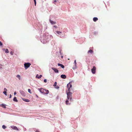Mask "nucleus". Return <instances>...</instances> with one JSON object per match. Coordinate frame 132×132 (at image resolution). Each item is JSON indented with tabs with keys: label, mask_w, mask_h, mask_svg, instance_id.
Returning a JSON list of instances; mask_svg holds the SVG:
<instances>
[{
	"label": "nucleus",
	"mask_w": 132,
	"mask_h": 132,
	"mask_svg": "<svg viewBox=\"0 0 132 132\" xmlns=\"http://www.w3.org/2000/svg\"><path fill=\"white\" fill-rule=\"evenodd\" d=\"M38 90L42 93L45 94H47L49 91L48 90H46L43 88H38Z\"/></svg>",
	"instance_id": "obj_1"
},
{
	"label": "nucleus",
	"mask_w": 132,
	"mask_h": 132,
	"mask_svg": "<svg viewBox=\"0 0 132 132\" xmlns=\"http://www.w3.org/2000/svg\"><path fill=\"white\" fill-rule=\"evenodd\" d=\"M67 87L68 88V90L66 92H70V88L71 89L72 87V85L70 82L67 85Z\"/></svg>",
	"instance_id": "obj_2"
},
{
	"label": "nucleus",
	"mask_w": 132,
	"mask_h": 132,
	"mask_svg": "<svg viewBox=\"0 0 132 132\" xmlns=\"http://www.w3.org/2000/svg\"><path fill=\"white\" fill-rule=\"evenodd\" d=\"M67 93L68 100L70 99V101H71L72 100V93L71 92H67Z\"/></svg>",
	"instance_id": "obj_3"
},
{
	"label": "nucleus",
	"mask_w": 132,
	"mask_h": 132,
	"mask_svg": "<svg viewBox=\"0 0 132 132\" xmlns=\"http://www.w3.org/2000/svg\"><path fill=\"white\" fill-rule=\"evenodd\" d=\"M31 64L29 63H25L24 66L26 70L31 65Z\"/></svg>",
	"instance_id": "obj_4"
},
{
	"label": "nucleus",
	"mask_w": 132,
	"mask_h": 132,
	"mask_svg": "<svg viewBox=\"0 0 132 132\" xmlns=\"http://www.w3.org/2000/svg\"><path fill=\"white\" fill-rule=\"evenodd\" d=\"M96 67L94 66H93V68L91 69V71L92 73L94 74H95L96 72Z\"/></svg>",
	"instance_id": "obj_5"
},
{
	"label": "nucleus",
	"mask_w": 132,
	"mask_h": 132,
	"mask_svg": "<svg viewBox=\"0 0 132 132\" xmlns=\"http://www.w3.org/2000/svg\"><path fill=\"white\" fill-rule=\"evenodd\" d=\"M11 127L12 129L15 130H19V129L16 126H11Z\"/></svg>",
	"instance_id": "obj_6"
},
{
	"label": "nucleus",
	"mask_w": 132,
	"mask_h": 132,
	"mask_svg": "<svg viewBox=\"0 0 132 132\" xmlns=\"http://www.w3.org/2000/svg\"><path fill=\"white\" fill-rule=\"evenodd\" d=\"M52 69L54 71L55 73H58L59 72V70L53 67L52 68Z\"/></svg>",
	"instance_id": "obj_7"
},
{
	"label": "nucleus",
	"mask_w": 132,
	"mask_h": 132,
	"mask_svg": "<svg viewBox=\"0 0 132 132\" xmlns=\"http://www.w3.org/2000/svg\"><path fill=\"white\" fill-rule=\"evenodd\" d=\"M74 63L75 64V66L73 67L72 68V69L74 70L76 68V60H75V61H74Z\"/></svg>",
	"instance_id": "obj_8"
},
{
	"label": "nucleus",
	"mask_w": 132,
	"mask_h": 132,
	"mask_svg": "<svg viewBox=\"0 0 132 132\" xmlns=\"http://www.w3.org/2000/svg\"><path fill=\"white\" fill-rule=\"evenodd\" d=\"M61 77L62 78L65 79L66 78V76L65 75H61Z\"/></svg>",
	"instance_id": "obj_9"
},
{
	"label": "nucleus",
	"mask_w": 132,
	"mask_h": 132,
	"mask_svg": "<svg viewBox=\"0 0 132 132\" xmlns=\"http://www.w3.org/2000/svg\"><path fill=\"white\" fill-rule=\"evenodd\" d=\"M22 100L23 101L26 102H30V100L29 99L23 98H22Z\"/></svg>",
	"instance_id": "obj_10"
},
{
	"label": "nucleus",
	"mask_w": 132,
	"mask_h": 132,
	"mask_svg": "<svg viewBox=\"0 0 132 132\" xmlns=\"http://www.w3.org/2000/svg\"><path fill=\"white\" fill-rule=\"evenodd\" d=\"M57 65L59 66H61L62 68H64V65L62 64L59 63L57 64Z\"/></svg>",
	"instance_id": "obj_11"
},
{
	"label": "nucleus",
	"mask_w": 132,
	"mask_h": 132,
	"mask_svg": "<svg viewBox=\"0 0 132 132\" xmlns=\"http://www.w3.org/2000/svg\"><path fill=\"white\" fill-rule=\"evenodd\" d=\"M42 76V75H40L39 76L38 74H37L36 76V78H40Z\"/></svg>",
	"instance_id": "obj_12"
},
{
	"label": "nucleus",
	"mask_w": 132,
	"mask_h": 132,
	"mask_svg": "<svg viewBox=\"0 0 132 132\" xmlns=\"http://www.w3.org/2000/svg\"><path fill=\"white\" fill-rule=\"evenodd\" d=\"M50 23L52 24H55L56 23V22L55 21H52L51 20H50Z\"/></svg>",
	"instance_id": "obj_13"
},
{
	"label": "nucleus",
	"mask_w": 132,
	"mask_h": 132,
	"mask_svg": "<svg viewBox=\"0 0 132 132\" xmlns=\"http://www.w3.org/2000/svg\"><path fill=\"white\" fill-rule=\"evenodd\" d=\"M3 50H5V52L6 53H9V51L7 49H3Z\"/></svg>",
	"instance_id": "obj_14"
},
{
	"label": "nucleus",
	"mask_w": 132,
	"mask_h": 132,
	"mask_svg": "<svg viewBox=\"0 0 132 132\" xmlns=\"http://www.w3.org/2000/svg\"><path fill=\"white\" fill-rule=\"evenodd\" d=\"M16 77L18 78V79L19 80H21V76L19 75H17L16 76Z\"/></svg>",
	"instance_id": "obj_15"
},
{
	"label": "nucleus",
	"mask_w": 132,
	"mask_h": 132,
	"mask_svg": "<svg viewBox=\"0 0 132 132\" xmlns=\"http://www.w3.org/2000/svg\"><path fill=\"white\" fill-rule=\"evenodd\" d=\"M93 19L94 22H96L98 20V19L96 17H94L93 18Z\"/></svg>",
	"instance_id": "obj_16"
},
{
	"label": "nucleus",
	"mask_w": 132,
	"mask_h": 132,
	"mask_svg": "<svg viewBox=\"0 0 132 132\" xmlns=\"http://www.w3.org/2000/svg\"><path fill=\"white\" fill-rule=\"evenodd\" d=\"M93 52V51L91 50H89L88 52V53H90L91 54H92Z\"/></svg>",
	"instance_id": "obj_17"
},
{
	"label": "nucleus",
	"mask_w": 132,
	"mask_h": 132,
	"mask_svg": "<svg viewBox=\"0 0 132 132\" xmlns=\"http://www.w3.org/2000/svg\"><path fill=\"white\" fill-rule=\"evenodd\" d=\"M13 100L14 101L16 102H18V100H17L16 97H15L14 98Z\"/></svg>",
	"instance_id": "obj_18"
},
{
	"label": "nucleus",
	"mask_w": 132,
	"mask_h": 132,
	"mask_svg": "<svg viewBox=\"0 0 132 132\" xmlns=\"http://www.w3.org/2000/svg\"><path fill=\"white\" fill-rule=\"evenodd\" d=\"M56 32L58 34H61L62 33V32H60V31H56Z\"/></svg>",
	"instance_id": "obj_19"
},
{
	"label": "nucleus",
	"mask_w": 132,
	"mask_h": 132,
	"mask_svg": "<svg viewBox=\"0 0 132 132\" xmlns=\"http://www.w3.org/2000/svg\"><path fill=\"white\" fill-rule=\"evenodd\" d=\"M2 105V107H3V108H6V106L5 105L3 104Z\"/></svg>",
	"instance_id": "obj_20"
},
{
	"label": "nucleus",
	"mask_w": 132,
	"mask_h": 132,
	"mask_svg": "<svg viewBox=\"0 0 132 132\" xmlns=\"http://www.w3.org/2000/svg\"><path fill=\"white\" fill-rule=\"evenodd\" d=\"M3 93L6 95H7L6 91H4L3 92Z\"/></svg>",
	"instance_id": "obj_21"
},
{
	"label": "nucleus",
	"mask_w": 132,
	"mask_h": 132,
	"mask_svg": "<svg viewBox=\"0 0 132 132\" xmlns=\"http://www.w3.org/2000/svg\"><path fill=\"white\" fill-rule=\"evenodd\" d=\"M28 92L30 94L31 93V90L30 89H28Z\"/></svg>",
	"instance_id": "obj_22"
},
{
	"label": "nucleus",
	"mask_w": 132,
	"mask_h": 132,
	"mask_svg": "<svg viewBox=\"0 0 132 132\" xmlns=\"http://www.w3.org/2000/svg\"><path fill=\"white\" fill-rule=\"evenodd\" d=\"M69 101L68 100H67L65 101V103L67 105L68 104Z\"/></svg>",
	"instance_id": "obj_23"
},
{
	"label": "nucleus",
	"mask_w": 132,
	"mask_h": 132,
	"mask_svg": "<svg viewBox=\"0 0 132 132\" xmlns=\"http://www.w3.org/2000/svg\"><path fill=\"white\" fill-rule=\"evenodd\" d=\"M2 128L3 129H5L6 128V127L4 125H3L2 126Z\"/></svg>",
	"instance_id": "obj_24"
},
{
	"label": "nucleus",
	"mask_w": 132,
	"mask_h": 132,
	"mask_svg": "<svg viewBox=\"0 0 132 132\" xmlns=\"http://www.w3.org/2000/svg\"><path fill=\"white\" fill-rule=\"evenodd\" d=\"M57 85V82H55L54 83V84L53 85V86H56Z\"/></svg>",
	"instance_id": "obj_25"
},
{
	"label": "nucleus",
	"mask_w": 132,
	"mask_h": 132,
	"mask_svg": "<svg viewBox=\"0 0 132 132\" xmlns=\"http://www.w3.org/2000/svg\"><path fill=\"white\" fill-rule=\"evenodd\" d=\"M10 54L11 55H13V52L12 51H11L10 52Z\"/></svg>",
	"instance_id": "obj_26"
},
{
	"label": "nucleus",
	"mask_w": 132,
	"mask_h": 132,
	"mask_svg": "<svg viewBox=\"0 0 132 132\" xmlns=\"http://www.w3.org/2000/svg\"><path fill=\"white\" fill-rule=\"evenodd\" d=\"M3 45V44L1 41H0V46H2Z\"/></svg>",
	"instance_id": "obj_27"
},
{
	"label": "nucleus",
	"mask_w": 132,
	"mask_h": 132,
	"mask_svg": "<svg viewBox=\"0 0 132 132\" xmlns=\"http://www.w3.org/2000/svg\"><path fill=\"white\" fill-rule=\"evenodd\" d=\"M34 3H35V6L36 5V0H34Z\"/></svg>",
	"instance_id": "obj_28"
},
{
	"label": "nucleus",
	"mask_w": 132,
	"mask_h": 132,
	"mask_svg": "<svg viewBox=\"0 0 132 132\" xmlns=\"http://www.w3.org/2000/svg\"><path fill=\"white\" fill-rule=\"evenodd\" d=\"M34 3H35V6L36 5V0H34Z\"/></svg>",
	"instance_id": "obj_29"
},
{
	"label": "nucleus",
	"mask_w": 132,
	"mask_h": 132,
	"mask_svg": "<svg viewBox=\"0 0 132 132\" xmlns=\"http://www.w3.org/2000/svg\"><path fill=\"white\" fill-rule=\"evenodd\" d=\"M47 80L46 79H45L44 80V82H47Z\"/></svg>",
	"instance_id": "obj_30"
},
{
	"label": "nucleus",
	"mask_w": 132,
	"mask_h": 132,
	"mask_svg": "<svg viewBox=\"0 0 132 132\" xmlns=\"http://www.w3.org/2000/svg\"><path fill=\"white\" fill-rule=\"evenodd\" d=\"M4 91H7V89L5 88H4Z\"/></svg>",
	"instance_id": "obj_31"
},
{
	"label": "nucleus",
	"mask_w": 132,
	"mask_h": 132,
	"mask_svg": "<svg viewBox=\"0 0 132 132\" xmlns=\"http://www.w3.org/2000/svg\"><path fill=\"white\" fill-rule=\"evenodd\" d=\"M56 2V0H55L54 1V2H53V3L54 4H55V3Z\"/></svg>",
	"instance_id": "obj_32"
},
{
	"label": "nucleus",
	"mask_w": 132,
	"mask_h": 132,
	"mask_svg": "<svg viewBox=\"0 0 132 132\" xmlns=\"http://www.w3.org/2000/svg\"><path fill=\"white\" fill-rule=\"evenodd\" d=\"M11 97H12L11 95L10 94L9 98H11Z\"/></svg>",
	"instance_id": "obj_33"
},
{
	"label": "nucleus",
	"mask_w": 132,
	"mask_h": 132,
	"mask_svg": "<svg viewBox=\"0 0 132 132\" xmlns=\"http://www.w3.org/2000/svg\"><path fill=\"white\" fill-rule=\"evenodd\" d=\"M16 94V92H15L14 93V95H15Z\"/></svg>",
	"instance_id": "obj_34"
},
{
	"label": "nucleus",
	"mask_w": 132,
	"mask_h": 132,
	"mask_svg": "<svg viewBox=\"0 0 132 132\" xmlns=\"http://www.w3.org/2000/svg\"><path fill=\"white\" fill-rule=\"evenodd\" d=\"M53 27H55V28H56L57 27V26H53Z\"/></svg>",
	"instance_id": "obj_35"
},
{
	"label": "nucleus",
	"mask_w": 132,
	"mask_h": 132,
	"mask_svg": "<svg viewBox=\"0 0 132 132\" xmlns=\"http://www.w3.org/2000/svg\"><path fill=\"white\" fill-rule=\"evenodd\" d=\"M36 132H40L38 130H36Z\"/></svg>",
	"instance_id": "obj_36"
},
{
	"label": "nucleus",
	"mask_w": 132,
	"mask_h": 132,
	"mask_svg": "<svg viewBox=\"0 0 132 132\" xmlns=\"http://www.w3.org/2000/svg\"><path fill=\"white\" fill-rule=\"evenodd\" d=\"M2 65H0V68H2Z\"/></svg>",
	"instance_id": "obj_37"
},
{
	"label": "nucleus",
	"mask_w": 132,
	"mask_h": 132,
	"mask_svg": "<svg viewBox=\"0 0 132 132\" xmlns=\"http://www.w3.org/2000/svg\"><path fill=\"white\" fill-rule=\"evenodd\" d=\"M60 36V37H61H61H62V36H61V35L60 36Z\"/></svg>",
	"instance_id": "obj_38"
},
{
	"label": "nucleus",
	"mask_w": 132,
	"mask_h": 132,
	"mask_svg": "<svg viewBox=\"0 0 132 132\" xmlns=\"http://www.w3.org/2000/svg\"><path fill=\"white\" fill-rule=\"evenodd\" d=\"M36 97H38V96L37 95H36Z\"/></svg>",
	"instance_id": "obj_39"
},
{
	"label": "nucleus",
	"mask_w": 132,
	"mask_h": 132,
	"mask_svg": "<svg viewBox=\"0 0 132 132\" xmlns=\"http://www.w3.org/2000/svg\"><path fill=\"white\" fill-rule=\"evenodd\" d=\"M63 57V56H61V57Z\"/></svg>",
	"instance_id": "obj_40"
}]
</instances>
